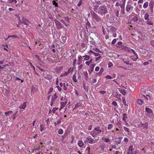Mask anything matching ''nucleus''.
<instances>
[{"label":"nucleus","instance_id":"obj_43","mask_svg":"<svg viewBox=\"0 0 154 154\" xmlns=\"http://www.w3.org/2000/svg\"><path fill=\"white\" fill-rule=\"evenodd\" d=\"M131 51H132V53L135 55L136 57H138L137 54L136 53L135 51L133 49H132L131 50Z\"/></svg>","mask_w":154,"mask_h":154},{"label":"nucleus","instance_id":"obj_27","mask_svg":"<svg viewBox=\"0 0 154 154\" xmlns=\"http://www.w3.org/2000/svg\"><path fill=\"white\" fill-rule=\"evenodd\" d=\"M63 131L62 129H60L58 130V133L59 134H63Z\"/></svg>","mask_w":154,"mask_h":154},{"label":"nucleus","instance_id":"obj_19","mask_svg":"<svg viewBox=\"0 0 154 154\" xmlns=\"http://www.w3.org/2000/svg\"><path fill=\"white\" fill-rule=\"evenodd\" d=\"M78 145L79 146L81 147L83 146L84 143L82 140H79L78 143Z\"/></svg>","mask_w":154,"mask_h":154},{"label":"nucleus","instance_id":"obj_35","mask_svg":"<svg viewBox=\"0 0 154 154\" xmlns=\"http://www.w3.org/2000/svg\"><path fill=\"white\" fill-rule=\"evenodd\" d=\"M93 53L94 54V55L96 56H100V54H99L98 53H95L94 52H93L91 50L89 52V53H90V54H91V53Z\"/></svg>","mask_w":154,"mask_h":154},{"label":"nucleus","instance_id":"obj_8","mask_svg":"<svg viewBox=\"0 0 154 154\" xmlns=\"http://www.w3.org/2000/svg\"><path fill=\"white\" fill-rule=\"evenodd\" d=\"M86 140H88V142L90 143H92L94 141V140L92 138L89 137H87L86 138Z\"/></svg>","mask_w":154,"mask_h":154},{"label":"nucleus","instance_id":"obj_30","mask_svg":"<svg viewBox=\"0 0 154 154\" xmlns=\"http://www.w3.org/2000/svg\"><path fill=\"white\" fill-rule=\"evenodd\" d=\"M83 87L85 91H86L87 92H88V86L87 85H86L85 84H84L83 85Z\"/></svg>","mask_w":154,"mask_h":154},{"label":"nucleus","instance_id":"obj_58","mask_svg":"<svg viewBox=\"0 0 154 154\" xmlns=\"http://www.w3.org/2000/svg\"><path fill=\"white\" fill-rule=\"evenodd\" d=\"M63 89L64 90H67V88L65 86V83H64L63 85Z\"/></svg>","mask_w":154,"mask_h":154},{"label":"nucleus","instance_id":"obj_5","mask_svg":"<svg viewBox=\"0 0 154 154\" xmlns=\"http://www.w3.org/2000/svg\"><path fill=\"white\" fill-rule=\"evenodd\" d=\"M55 22L57 29H60L63 27L62 26L61 24L58 20H55Z\"/></svg>","mask_w":154,"mask_h":154},{"label":"nucleus","instance_id":"obj_28","mask_svg":"<svg viewBox=\"0 0 154 154\" xmlns=\"http://www.w3.org/2000/svg\"><path fill=\"white\" fill-rule=\"evenodd\" d=\"M138 20V18L137 16H134L132 18V20L134 22H137Z\"/></svg>","mask_w":154,"mask_h":154},{"label":"nucleus","instance_id":"obj_6","mask_svg":"<svg viewBox=\"0 0 154 154\" xmlns=\"http://www.w3.org/2000/svg\"><path fill=\"white\" fill-rule=\"evenodd\" d=\"M94 130L95 131H98V132L97 133L99 134H100L102 131L100 129V127L99 126L94 128Z\"/></svg>","mask_w":154,"mask_h":154},{"label":"nucleus","instance_id":"obj_4","mask_svg":"<svg viewBox=\"0 0 154 154\" xmlns=\"http://www.w3.org/2000/svg\"><path fill=\"white\" fill-rule=\"evenodd\" d=\"M21 23L26 25H28V23H29V22L28 21V20L26 18L24 17H23L21 21Z\"/></svg>","mask_w":154,"mask_h":154},{"label":"nucleus","instance_id":"obj_45","mask_svg":"<svg viewBox=\"0 0 154 154\" xmlns=\"http://www.w3.org/2000/svg\"><path fill=\"white\" fill-rule=\"evenodd\" d=\"M112 126H113L112 124L109 125L108 127V129L109 130L110 129L112 128Z\"/></svg>","mask_w":154,"mask_h":154},{"label":"nucleus","instance_id":"obj_62","mask_svg":"<svg viewBox=\"0 0 154 154\" xmlns=\"http://www.w3.org/2000/svg\"><path fill=\"white\" fill-rule=\"evenodd\" d=\"M58 109V108H53V109L52 110V111L53 112V113H54L55 112V111H56V110L57 109Z\"/></svg>","mask_w":154,"mask_h":154},{"label":"nucleus","instance_id":"obj_54","mask_svg":"<svg viewBox=\"0 0 154 154\" xmlns=\"http://www.w3.org/2000/svg\"><path fill=\"white\" fill-rule=\"evenodd\" d=\"M71 138L72 139V140L71 141V143H73V142L74 141V140L75 139V138L73 136H72L71 137Z\"/></svg>","mask_w":154,"mask_h":154},{"label":"nucleus","instance_id":"obj_47","mask_svg":"<svg viewBox=\"0 0 154 154\" xmlns=\"http://www.w3.org/2000/svg\"><path fill=\"white\" fill-rule=\"evenodd\" d=\"M118 94L115 91L113 92L112 95L116 97V96Z\"/></svg>","mask_w":154,"mask_h":154},{"label":"nucleus","instance_id":"obj_64","mask_svg":"<svg viewBox=\"0 0 154 154\" xmlns=\"http://www.w3.org/2000/svg\"><path fill=\"white\" fill-rule=\"evenodd\" d=\"M106 77V78H107L109 79H111L112 78V77L109 75H107Z\"/></svg>","mask_w":154,"mask_h":154},{"label":"nucleus","instance_id":"obj_16","mask_svg":"<svg viewBox=\"0 0 154 154\" xmlns=\"http://www.w3.org/2000/svg\"><path fill=\"white\" fill-rule=\"evenodd\" d=\"M119 91L123 95H125L126 94V91L124 89H121L120 88L119 89Z\"/></svg>","mask_w":154,"mask_h":154},{"label":"nucleus","instance_id":"obj_40","mask_svg":"<svg viewBox=\"0 0 154 154\" xmlns=\"http://www.w3.org/2000/svg\"><path fill=\"white\" fill-rule=\"evenodd\" d=\"M104 69L103 68H101L99 72L98 73H97V74H99L100 75L102 74V72L103 71Z\"/></svg>","mask_w":154,"mask_h":154},{"label":"nucleus","instance_id":"obj_3","mask_svg":"<svg viewBox=\"0 0 154 154\" xmlns=\"http://www.w3.org/2000/svg\"><path fill=\"white\" fill-rule=\"evenodd\" d=\"M133 7H132L131 5L129 4L128 2V3L126 7V11L127 12H131V10L132 9H133Z\"/></svg>","mask_w":154,"mask_h":154},{"label":"nucleus","instance_id":"obj_46","mask_svg":"<svg viewBox=\"0 0 154 154\" xmlns=\"http://www.w3.org/2000/svg\"><path fill=\"white\" fill-rule=\"evenodd\" d=\"M125 59H124L122 60L123 61V62L125 63H126L127 64H130V65H131V64H130L129 63V61H125Z\"/></svg>","mask_w":154,"mask_h":154},{"label":"nucleus","instance_id":"obj_31","mask_svg":"<svg viewBox=\"0 0 154 154\" xmlns=\"http://www.w3.org/2000/svg\"><path fill=\"white\" fill-rule=\"evenodd\" d=\"M13 112L11 111H10L8 112H5V114L6 116H8L10 114H11Z\"/></svg>","mask_w":154,"mask_h":154},{"label":"nucleus","instance_id":"obj_36","mask_svg":"<svg viewBox=\"0 0 154 154\" xmlns=\"http://www.w3.org/2000/svg\"><path fill=\"white\" fill-rule=\"evenodd\" d=\"M86 27L87 28V27H88V28L91 27V24L88 21H87V23H86Z\"/></svg>","mask_w":154,"mask_h":154},{"label":"nucleus","instance_id":"obj_33","mask_svg":"<svg viewBox=\"0 0 154 154\" xmlns=\"http://www.w3.org/2000/svg\"><path fill=\"white\" fill-rule=\"evenodd\" d=\"M76 77L75 74H74V75L73 76L72 80L74 82H77V80L76 79Z\"/></svg>","mask_w":154,"mask_h":154},{"label":"nucleus","instance_id":"obj_38","mask_svg":"<svg viewBox=\"0 0 154 154\" xmlns=\"http://www.w3.org/2000/svg\"><path fill=\"white\" fill-rule=\"evenodd\" d=\"M137 103L141 105L143 103V101L141 99H139L138 100Z\"/></svg>","mask_w":154,"mask_h":154},{"label":"nucleus","instance_id":"obj_11","mask_svg":"<svg viewBox=\"0 0 154 154\" xmlns=\"http://www.w3.org/2000/svg\"><path fill=\"white\" fill-rule=\"evenodd\" d=\"M84 75L85 77V79L86 80H87L88 78V74L87 72H83Z\"/></svg>","mask_w":154,"mask_h":154},{"label":"nucleus","instance_id":"obj_29","mask_svg":"<svg viewBox=\"0 0 154 154\" xmlns=\"http://www.w3.org/2000/svg\"><path fill=\"white\" fill-rule=\"evenodd\" d=\"M83 57H85L84 60H87L89 59L90 58V57L88 55H85V56H83Z\"/></svg>","mask_w":154,"mask_h":154},{"label":"nucleus","instance_id":"obj_17","mask_svg":"<svg viewBox=\"0 0 154 154\" xmlns=\"http://www.w3.org/2000/svg\"><path fill=\"white\" fill-rule=\"evenodd\" d=\"M26 106V103L24 102L22 105L20 106V109H24Z\"/></svg>","mask_w":154,"mask_h":154},{"label":"nucleus","instance_id":"obj_23","mask_svg":"<svg viewBox=\"0 0 154 154\" xmlns=\"http://www.w3.org/2000/svg\"><path fill=\"white\" fill-rule=\"evenodd\" d=\"M102 139L106 143H108L110 141V139L109 138H106L103 137L102 138Z\"/></svg>","mask_w":154,"mask_h":154},{"label":"nucleus","instance_id":"obj_12","mask_svg":"<svg viewBox=\"0 0 154 154\" xmlns=\"http://www.w3.org/2000/svg\"><path fill=\"white\" fill-rule=\"evenodd\" d=\"M82 57L80 55L78 57V62L77 63V64L78 65H80L81 63H82Z\"/></svg>","mask_w":154,"mask_h":154},{"label":"nucleus","instance_id":"obj_24","mask_svg":"<svg viewBox=\"0 0 154 154\" xmlns=\"http://www.w3.org/2000/svg\"><path fill=\"white\" fill-rule=\"evenodd\" d=\"M93 60V59H91L89 61L86 62L85 63L86 65H87L88 66H89L90 64L92 63Z\"/></svg>","mask_w":154,"mask_h":154},{"label":"nucleus","instance_id":"obj_39","mask_svg":"<svg viewBox=\"0 0 154 154\" xmlns=\"http://www.w3.org/2000/svg\"><path fill=\"white\" fill-rule=\"evenodd\" d=\"M126 118H127V115L125 114H123V120L124 121H126Z\"/></svg>","mask_w":154,"mask_h":154},{"label":"nucleus","instance_id":"obj_10","mask_svg":"<svg viewBox=\"0 0 154 154\" xmlns=\"http://www.w3.org/2000/svg\"><path fill=\"white\" fill-rule=\"evenodd\" d=\"M95 64H91V65L90 66H91V69H90V70H89V73L90 74L91 73V72L93 71V69H94V67L95 66Z\"/></svg>","mask_w":154,"mask_h":154},{"label":"nucleus","instance_id":"obj_59","mask_svg":"<svg viewBox=\"0 0 154 154\" xmlns=\"http://www.w3.org/2000/svg\"><path fill=\"white\" fill-rule=\"evenodd\" d=\"M42 126H43V125L42 124H41L40 125V127H41L40 131H42L44 130V129L42 127Z\"/></svg>","mask_w":154,"mask_h":154},{"label":"nucleus","instance_id":"obj_34","mask_svg":"<svg viewBox=\"0 0 154 154\" xmlns=\"http://www.w3.org/2000/svg\"><path fill=\"white\" fill-rule=\"evenodd\" d=\"M8 2L9 3L11 4L12 3L14 2L15 3H16L17 2V1L16 0H9L8 1Z\"/></svg>","mask_w":154,"mask_h":154},{"label":"nucleus","instance_id":"obj_15","mask_svg":"<svg viewBox=\"0 0 154 154\" xmlns=\"http://www.w3.org/2000/svg\"><path fill=\"white\" fill-rule=\"evenodd\" d=\"M93 38H91L90 37H88L87 41L88 42H89L91 44V42L93 41ZM94 42H92L91 44H94L93 43H94Z\"/></svg>","mask_w":154,"mask_h":154},{"label":"nucleus","instance_id":"obj_18","mask_svg":"<svg viewBox=\"0 0 154 154\" xmlns=\"http://www.w3.org/2000/svg\"><path fill=\"white\" fill-rule=\"evenodd\" d=\"M133 147L131 146H129V151L128 152V154L129 153L132 154V152L133 151Z\"/></svg>","mask_w":154,"mask_h":154},{"label":"nucleus","instance_id":"obj_57","mask_svg":"<svg viewBox=\"0 0 154 154\" xmlns=\"http://www.w3.org/2000/svg\"><path fill=\"white\" fill-rule=\"evenodd\" d=\"M143 96L144 97H145V98L147 100H148V98L146 96H149V95H148V94H146V95H143Z\"/></svg>","mask_w":154,"mask_h":154},{"label":"nucleus","instance_id":"obj_32","mask_svg":"<svg viewBox=\"0 0 154 154\" xmlns=\"http://www.w3.org/2000/svg\"><path fill=\"white\" fill-rule=\"evenodd\" d=\"M122 42H119L117 43V44L118 46L117 47L119 48H121V46H122Z\"/></svg>","mask_w":154,"mask_h":154},{"label":"nucleus","instance_id":"obj_55","mask_svg":"<svg viewBox=\"0 0 154 154\" xmlns=\"http://www.w3.org/2000/svg\"><path fill=\"white\" fill-rule=\"evenodd\" d=\"M147 23L150 25H152L153 24V23L151 21H147Z\"/></svg>","mask_w":154,"mask_h":154},{"label":"nucleus","instance_id":"obj_61","mask_svg":"<svg viewBox=\"0 0 154 154\" xmlns=\"http://www.w3.org/2000/svg\"><path fill=\"white\" fill-rule=\"evenodd\" d=\"M100 69V67L99 66H97L95 69V70L96 71H98Z\"/></svg>","mask_w":154,"mask_h":154},{"label":"nucleus","instance_id":"obj_44","mask_svg":"<svg viewBox=\"0 0 154 154\" xmlns=\"http://www.w3.org/2000/svg\"><path fill=\"white\" fill-rule=\"evenodd\" d=\"M80 106H81V103H77L75 104V108L78 107H80Z\"/></svg>","mask_w":154,"mask_h":154},{"label":"nucleus","instance_id":"obj_14","mask_svg":"<svg viewBox=\"0 0 154 154\" xmlns=\"http://www.w3.org/2000/svg\"><path fill=\"white\" fill-rule=\"evenodd\" d=\"M121 49L122 50H124L125 51H128L129 52L130 51H128V50H129L128 48L126 46L122 45V46H121Z\"/></svg>","mask_w":154,"mask_h":154},{"label":"nucleus","instance_id":"obj_13","mask_svg":"<svg viewBox=\"0 0 154 154\" xmlns=\"http://www.w3.org/2000/svg\"><path fill=\"white\" fill-rule=\"evenodd\" d=\"M148 123L147 122H145L144 124V125H143V128L144 129H145L146 130H147L148 129Z\"/></svg>","mask_w":154,"mask_h":154},{"label":"nucleus","instance_id":"obj_52","mask_svg":"<svg viewBox=\"0 0 154 154\" xmlns=\"http://www.w3.org/2000/svg\"><path fill=\"white\" fill-rule=\"evenodd\" d=\"M53 90V88L52 87H51L50 88L49 90V91L48 92V94H49L50 93H51Z\"/></svg>","mask_w":154,"mask_h":154},{"label":"nucleus","instance_id":"obj_53","mask_svg":"<svg viewBox=\"0 0 154 154\" xmlns=\"http://www.w3.org/2000/svg\"><path fill=\"white\" fill-rule=\"evenodd\" d=\"M29 64H30V65L31 67L32 68H33L34 70L35 71L34 66L32 65V64L31 62H29Z\"/></svg>","mask_w":154,"mask_h":154},{"label":"nucleus","instance_id":"obj_50","mask_svg":"<svg viewBox=\"0 0 154 154\" xmlns=\"http://www.w3.org/2000/svg\"><path fill=\"white\" fill-rule=\"evenodd\" d=\"M116 41V39H114L112 42V44L114 45L115 44Z\"/></svg>","mask_w":154,"mask_h":154},{"label":"nucleus","instance_id":"obj_20","mask_svg":"<svg viewBox=\"0 0 154 154\" xmlns=\"http://www.w3.org/2000/svg\"><path fill=\"white\" fill-rule=\"evenodd\" d=\"M149 2H146L143 4V7L144 8H146L148 6Z\"/></svg>","mask_w":154,"mask_h":154},{"label":"nucleus","instance_id":"obj_56","mask_svg":"<svg viewBox=\"0 0 154 154\" xmlns=\"http://www.w3.org/2000/svg\"><path fill=\"white\" fill-rule=\"evenodd\" d=\"M61 122V119H60L57 122V125H59L60 124Z\"/></svg>","mask_w":154,"mask_h":154},{"label":"nucleus","instance_id":"obj_48","mask_svg":"<svg viewBox=\"0 0 154 154\" xmlns=\"http://www.w3.org/2000/svg\"><path fill=\"white\" fill-rule=\"evenodd\" d=\"M83 67V65L82 64H81L78 67V69L79 70H81V69L82 68V67Z\"/></svg>","mask_w":154,"mask_h":154},{"label":"nucleus","instance_id":"obj_26","mask_svg":"<svg viewBox=\"0 0 154 154\" xmlns=\"http://www.w3.org/2000/svg\"><path fill=\"white\" fill-rule=\"evenodd\" d=\"M66 104V103L63 102H61L60 103V105H61V107L60 109H61L62 108H63L64 106H65Z\"/></svg>","mask_w":154,"mask_h":154},{"label":"nucleus","instance_id":"obj_7","mask_svg":"<svg viewBox=\"0 0 154 154\" xmlns=\"http://www.w3.org/2000/svg\"><path fill=\"white\" fill-rule=\"evenodd\" d=\"M154 5V3L152 1H151L149 3V6L150 7V10L152 12L153 11V5Z\"/></svg>","mask_w":154,"mask_h":154},{"label":"nucleus","instance_id":"obj_42","mask_svg":"<svg viewBox=\"0 0 154 154\" xmlns=\"http://www.w3.org/2000/svg\"><path fill=\"white\" fill-rule=\"evenodd\" d=\"M122 101L123 102V103L124 104L125 106H127V105L126 104V101L125 100V99L124 98H122Z\"/></svg>","mask_w":154,"mask_h":154},{"label":"nucleus","instance_id":"obj_21","mask_svg":"<svg viewBox=\"0 0 154 154\" xmlns=\"http://www.w3.org/2000/svg\"><path fill=\"white\" fill-rule=\"evenodd\" d=\"M145 110L146 112L147 113H151L152 112V109L149 108H146Z\"/></svg>","mask_w":154,"mask_h":154},{"label":"nucleus","instance_id":"obj_60","mask_svg":"<svg viewBox=\"0 0 154 154\" xmlns=\"http://www.w3.org/2000/svg\"><path fill=\"white\" fill-rule=\"evenodd\" d=\"M112 104L114 106H116L117 105V103L115 101H113L112 103Z\"/></svg>","mask_w":154,"mask_h":154},{"label":"nucleus","instance_id":"obj_41","mask_svg":"<svg viewBox=\"0 0 154 154\" xmlns=\"http://www.w3.org/2000/svg\"><path fill=\"white\" fill-rule=\"evenodd\" d=\"M56 1L53 0L52 1V3H53V5H55V6L56 7H57V6H58V4L57 2H56Z\"/></svg>","mask_w":154,"mask_h":154},{"label":"nucleus","instance_id":"obj_22","mask_svg":"<svg viewBox=\"0 0 154 154\" xmlns=\"http://www.w3.org/2000/svg\"><path fill=\"white\" fill-rule=\"evenodd\" d=\"M98 134L97 133L95 132L94 131H92L91 132V134L94 137L95 136Z\"/></svg>","mask_w":154,"mask_h":154},{"label":"nucleus","instance_id":"obj_37","mask_svg":"<svg viewBox=\"0 0 154 154\" xmlns=\"http://www.w3.org/2000/svg\"><path fill=\"white\" fill-rule=\"evenodd\" d=\"M119 11L118 10H116L115 11V14L116 16L118 17H119Z\"/></svg>","mask_w":154,"mask_h":154},{"label":"nucleus","instance_id":"obj_2","mask_svg":"<svg viewBox=\"0 0 154 154\" xmlns=\"http://www.w3.org/2000/svg\"><path fill=\"white\" fill-rule=\"evenodd\" d=\"M99 9L101 11V13L102 14H106L108 13L107 8L105 6H100L99 8Z\"/></svg>","mask_w":154,"mask_h":154},{"label":"nucleus","instance_id":"obj_63","mask_svg":"<svg viewBox=\"0 0 154 154\" xmlns=\"http://www.w3.org/2000/svg\"><path fill=\"white\" fill-rule=\"evenodd\" d=\"M124 141L125 142H128V138H127L126 137H125L124 138Z\"/></svg>","mask_w":154,"mask_h":154},{"label":"nucleus","instance_id":"obj_25","mask_svg":"<svg viewBox=\"0 0 154 154\" xmlns=\"http://www.w3.org/2000/svg\"><path fill=\"white\" fill-rule=\"evenodd\" d=\"M57 98V96L56 94H54V96L51 98V100H53L54 101L55 100V99Z\"/></svg>","mask_w":154,"mask_h":154},{"label":"nucleus","instance_id":"obj_1","mask_svg":"<svg viewBox=\"0 0 154 154\" xmlns=\"http://www.w3.org/2000/svg\"><path fill=\"white\" fill-rule=\"evenodd\" d=\"M91 15L94 19L96 20L97 22H99L101 20V18L97 14L93 11L91 12Z\"/></svg>","mask_w":154,"mask_h":154},{"label":"nucleus","instance_id":"obj_9","mask_svg":"<svg viewBox=\"0 0 154 154\" xmlns=\"http://www.w3.org/2000/svg\"><path fill=\"white\" fill-rule=\"evenodd\" d=\"M149 15L148 14V13H145L144 16V18L145 20H147V21L149 20Z\"/></svg>","mask_w":154,"mask_h":154},{"label":"nucleus","instance_id":"obj_51","mask_svg":"<svg viewBox=\"0 0 154 154\" xmlns=\"http://www.w3.org/2000/svg\"><path fill=\"white\" fill-rule=\"evenodd\" d=\"M124 129L125 131H127V132H129V129L128 128L125 127H124Z\"/></svg>","mask_w":154,"mask_h":154},{"label":"nucleus","instance_id":"obj_49","mask_svg":"<svg viewBox=\"0 0 154 154\" xmlns=\"http://www.w3.org/2000/svg\"><path fill=\"white\" fill-rule=\"evenodd\" d=\"M82 0H80V1L78 3V6L79 7H80L82 5Z\"/></svg>","mask_w":154,"mask_h":154}]
</instances>
